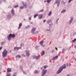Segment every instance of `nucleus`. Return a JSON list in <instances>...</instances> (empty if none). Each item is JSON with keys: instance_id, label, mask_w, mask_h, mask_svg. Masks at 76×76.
Listing matches in <instances>:
<instances>
[{"instance_id": "obj_1", "label": "nucleus", "mask_w": 76, "mask_h": 76, "mask_svg": "<svg viewBox=\"0 0 76 76\" xmlns=\"http://www.w3.org/2000/svg\"><path fill=\"white\" fill-rule=\"evenodd\" d=\"M66 64H64V65H63V66H62L58 70V71H57V74H59V73H61V71L63 70V69H65L66 68Z\"/></svg>"}, {"instance_id": "obj_2", "label": "nucleus", "mask_w": 76, "mask_h": 76, "mask_svg": "<svg viewBox=\"0 0 76 76\" xmlns=\"http://www.w3.org/2000/svg\"><path fill=\"white\" fill-rule=\"evenodd\" d=\"M7 51L6 49H4L2 52V56L3 57H5L7 56Z\"/></svg>"}, {"instance_id": "obj_3", "label": "nucleus", "mask_w": 76, "mask_h": 76, "mask_svg": "<svg viewBox=\"0 0 76 76\" xmlns=\"http://www.w3.org/2000/svg\"><path fill=\"white\" fill-rule=\"evenodd\" d=\"M11 37L12 38H14L15 37V34H10L9 35V36L7 37L8 39L9 40H10V38H11Z\"/></svg>"}, {"instance_id": "obj_4", "label": "nucleus", "mask_w": 76, "mask_h": 76, "mask_svg": "<svg viewBox=\"0 0 76 76\" xmlns=\"http://www.w3.org/2000/svg\"><path fill=\"white\" fill-rule=\"evenodd\" d=\"M22 4H23V7H22V6H21L20 7V9H23V8H24V7H26V8L27 7V4H26V3H25L23 2H22Z\"/></svg>"}, {"instance_id": "obj_5", "label": "nucleus", "mask_w": 76, "mask_h": 76, "mask_svg": "<svg viewBox=\"0 0 76 76\" xmlns=\"http://www.w3.org/2000/svg\"><path fill=\"white\" fill-rule=\"evenodd\" d=\"M47 70H43L42 71V76H43L45 74L47 73Z\"/></svg>"}, {"instance_id": "obj_6", "label": "nucleus", "mask_w": 76, "mask_h": 76, "mask_svg": "<svg viewBox=\"0 0 76 76\" xmlns=\"http://www.w3.org/2000/svg\"><path fill=\"white\" fill-rule=\"evenodd\" d=\"M26 56L29 57V51L28 50H27L26 51Z\"/></svg>"}, {"instance_id": "obj_7", "label": "nucleus", "mask_w": 76, "mask_h": 76, "mask_svg": "<svg viewBox=\"0 0 76 76\" xmlns=\"http://www.w3.org/2000/svg\"><path fill=\"white\" fill-rule=\"evenodd\" d=\"M35 30H36V28L35 27L33 28L31 30V32L33 34H34V31H35Z\"/></svg>"}, {"instance_id": "obj_8", "label": "nucleus", "mask_w": 76, "mask_h": 76, "mask_svg": "<svg viewBox=\"0 0 76 76\" xmlns=\"http://www.w3.org/2000/svg\"><path fill=\"white\" fill-rule=\"evenodd\" d=\"M59 1H60V0H56V3L57 4L58 7V6H59V5L60 4Z\"/></svg>"}, {"instance_id": "obj_9", "label": "nucleus", "mask_w": 76, "mask_h": 76, "mask_svg": "<svg viewBox=\"0 0 76 76\" xmlns=\"http://www.w3.org/2000/svg\"><path fill=\"white\" fill-rule=\"evenodd\" d=\"M48 23H49V25H52V21H51V20H49L48 21Z\"/></svg>"}, {"instance_id": "obj_10", "label": "nucleus", "mask_w": 76, "mask_h": 76, "mask_svg": "<svg viewBox=\"0 0 76 76\" xmlns=\"http://www.w3.org/2000/svg\"><path fill=\"white\" fill-rule=\"evenodd\" d=\"M38 18L39 19H41L42 18V14H39L38 17Z\"/></svg>"}, {"instance_id": "obj_11", "label": "nucleus", "mask_w": 76, "mask_h": 76, "mask_svg": "<svg viewBox=\"0 0 76 76\" xmlns=\"http://www.w3.org/2000/svg\"><path fill=\"white\" fill-rule=\"evenodd\" d=\"M11 13L13 15H15V11H14L13 9H12L11 10Z\"/></svg>"}, {"instance_id": "obj_12", "label": "nucleus", "mask_w": 76, "mask_h": 76, "mask_svg": "<svg viewBox=\"0 0 76 76\" xmlns=\"http://www.w3.org/2000/svg\"><path fill=\"white\" fill-rule=\"evenodd\" d=\"M14 48L15 50H19V49H20V48H20V47H14Z\"/></svg>"}, {"instance_id": "obj_13", "label": "nucleus", "mask_w": 76, "mask_h": 76, "mask_svg": "<svg viewBox=\"0 0 76 76\" xmlns=\"http://www.w3.org/2000/svg\"><path fill=\"white\" fill-rule=\"evenodd\" d=\"M7 71L8 72H12V69L10 68H8L7 69Z\"/></svg>"}, {"instance_id": "obj_14", "label": "nucleus", "mask_w": 76, "mask_h": 76, "mask_svg": "<svg viewBox=\"0 0 76 76\" xmlns=\"http://www.w3.org/2000/svg\"><path fill=\"white\" fill-rule=\"evenodd\" d=\"M22 24L21 23H19V26L18 28V29H19L20 28V27L22 26Z\"/></svg>"}, {"instance_id": "obj_15", "label": "nucleus", "mask_w": 76, "mask_h": 76, "mask_svg": "<svg viewBox=\"0 0 76 76\" xmlns=\"http://www.w3.org/2000/svg\"><path fill=\"white\" fill-rule=\"evenodd\" d=\"M43 44H44V41H42L40 42V44L42 46V45H43Z\"/></svg>"}, {"instance_id": "obj_16", "label": "nucleus", "mask_w": 76, "mask_h": 76, "mask_svg": "<svg viewBox=\"0 0 76 76\" xmlns=\"http://www.w3.org/2000/svg\"><path fill=\"white\" fill-rule=\"evenodd\" d=\"M45 53V52H44V51H43L41 53V55L42 56H43L44 54V53Z\"/></svg>"}, {"instance_id": "obj_17", "label": "nucleus", "mask_w": 76, "mask_h": 76, "mask_svg": "<svg viewBox=\"0 0 76 76\" xmlns=\"http://www.w3.org/2000/svg\"><path fill=\"white\" fill-rule=\"evenodd\" d=\"M34 74H37V73H38V71L37 70H35L34 71Z\"/></svg>"}, {"instance_id": "obj_18", "label": "nucleus", "mask_w": 76, "mask_h": 76, "mask_svg": "<svg viewBox=\"0 0 76 76\" xmlns=\"http://www.w3.org/2000/svg\"><path fill=\"white\" fill-rule=\"evenodd\" d=\"M72 20H73V18H72L69 21V24H70V23H71L72 21Z\"/></svg>"}, {"instance_id": "obj_19", "label": "nucleus", "mask_w": 76, "mask_h": 76, "mask_svg": "<svg viewBox=\"0 0 76 76\" xmlns=\"http://www.w3.org/2000/svg\"><path fill=\"white\" fill-rule=\"evenodd\" d=\"M38 16V14H37L35 15L34 16V18H36V17H37V16Z\"/></svg>"}, {"instance_id": "obj_20", "label": "nucleus", "mask_w": 76, "mask_h": 76, "mask_svg": "<svg viewBox=\"0 0 76 76\" xmlns=\"http://www.w3.org/2000/svg\"><path fill=\"white\" fill-rule=\"evenodd\" d=\"M51 13H52V12L51 11H50L49 13V14H48V15L49 16H50L51 15Z\"/></svg>"}, {"instance_id": "obj_21", "label": "nucleus", "mask_w": 76, "mask_h": 76, "mask_svg": "<svg viewBox=\"0 0 76 76\" xmlns=\"http://www.w3.org/2000/svg\"><path fill=\"white\" fill-rule=\"evenodd\" d=\"M64 12H66V10H63L61 12V13H64Z\"/></svg>"}, {"instance_id": "obj_22", "label": "nucleus", "mask_w": 76, "mask_h": 76, "mask_svg": "<svg viewBox=\"0 0 76 76\" xmlns=\"http://www.w3.org/2000/svg\"><path fill=\"white\" fill-rule=\"evenodd\" d=\"M51 1V0H47V2L48 3H50V2Z\"/></svg>"}, {"instance_id": "obj_23", "label": "nucleus", "mask_w": 76, "mask_h": 76, "mask_svg": "<svg viewBox=\"0 0 76 76\" xmlns=\"http://www.w3.org/2000/svg\"><path fill=\"white\" fill-rule=\"evenodd\" d=\"M75 41H76V39H75L74 40H72L73 42H75Z\"/></svg>"}, {"instance_id": "obj_24", "label": "nucleus", "mask_w": 76, "mask_h": 76, "mask_svg": "<svg viewBox=\"0 0 76 76\" xmlns=\"http://www.w3.org/2000/svg\"><path fill=\"white\" fill-rule=\"evenodd\" d=\"M18 6H18V5H17L16 6H14V8H16V7H18Z\"/></svg>"}, {"instance_id": "obj_25", "label": "nucleus", "mask_w": 76, "mask_h": 76, "mask_svg": "<svg viewBox=\"0 0 76 76\" xmlns=\"http://www.w3.org/2000/svg\"><path fill=\"white\" fill-rule=\"evenodd\" d=\"M48 67V66H44V68H45V69H46L47 68V67Z\"/></svg>"}, {"instance_id": "obj_26", "label": "nucleus", "mask_w": 76, "mask_h": 76, "mask_svg": "<svg viewBox=\"0 0 76 76\" xmlns=\"http://www.w3.org/2000/svg\"><path fill=\"white\" fill-rule=\"evenodd\" d=\"M18 57L19 58H20V57H21L20 56V55H18L17 56H16V57Z\"/></svg>"}, {"instance_id": "obj_27", "label": "nucleus", "mask_w": 76, "mask_h": 76, "mask_svg": "<svg viewBox=\"0 0 76 76\" xmlns=\"http://www.w3.org/2000/svg\"><path fill=\"white\" fill-rule=\"evenodd\" d=\"M11 76V74H7V76Z\"/></svg>"}, {"instance_id": "obj_28", "label": "nucleus", "mask_w": 76, "mask_h": 76, "mask_svg": "<svg viewBox=\"0 0 76 76\" xmlns=\"http://www.w3.org/2000/svg\"><path fill=\"white\" fill-rule=\"evenodd\" d=\"M72 1H73V0H69V3H70Z\"/></svg>"}, {"instance_id": "obj_29", "label": "nucleus", "mask_w": 76, "mask_h": 76, "mask_svg": "<svg viewBox=\"0 0 76 76\" xmlns=\"http://www.w3.org/2000/svg\"><path fill=\"white\" fill-rule=\"evenodd\" d=\"M24 45H23V43H21V46H23Z\"/></svg>"}, {"instance_id": "obj_30", "label": "nucleus", "mask_w": 76, "mask_h": 76, "mask_svg": "<svg viewBox=\"0 0 76 76\" xmlns=\"http://www.w3.org/2000/svg\"><path fill=\"white\" fill-rule=\"evenodd\" d=\"M35 58H36V59H38V56H35Z\"/></svg>"}, {"instance_id": "obj_31", "label": "nucleus", "mask_w": 76, "mask_h": 76, "mask_svg": "<svg viewBox=\"0 0 76 76\" xmlns=\"http://www.w3.org/2000/svg\"><path fill=\"white\" fill-rule=\"evenodd\" d=\"M44 11V10H41L40 11V12H42Z\"/></svg>"}, {"instance_id": "obj_32", "label": "nucleus", "mask_w": 76, "mask_h": 76, "mask_svg": "<svg viewBox=\"0 0 76 76\" xmlns=\"http://www.w3.org/2000/svg\"><path fill=\"white\" fill-rule=\"evenodd\" d=\"M59 19V18H58L57 20H56V23H57L58 22V20Z\"/></svg>"}, {"instance_id": "obj_33", "label": "nucleus", "mask_w": 76, "mask_h": 76, "mask_svg": "<svg viewBox=\"0 0 76 76\" xmlns=\"http://www.w3.org/2000/svg\"><path fill=\"white\" fill-rule=\"evenodd\" d=\"M53 60H54L56 59V58L55 57H53Z\"/></svg>"}, {"instance_id": "obj_34", "label": "nucleus", "mask_w": 76, "mask_h": 76, "mask_svg": "<svg viewBox=\"0 0 76 76\" xmlns=\"http://www.w3.org/2000/svg\"><path fill=\"white\" fill-rule=\"evenodd\" d=\"M55 57L56 58H58V56H55Z\"/></svg>"}, {"instance_id": "obj_35", "label": "nucleus", "mask_w": 76, "mask_h": 76, "mask_svg": "<svg viewBox=\"0 0 76 76\" xmlns=\"http://www.w3.org/2000/svg\"><path fill=\"white\" fill-rule=\"evenodd\" d=\"M20 67L21 69H22V68H23V67H22V66H20Z\"/></svg>"}, {"instance_id": "obj_36", "label": "nucleus", "mask_w": 76, "mask_h": 76, "mask_svg": "<svg viewBox=\"0 0 76 76\" xmlns=\"http://www.w3.org/2000/svg\"><path fill=\"white\" fill-rule=\"evenodd\" d=\"M29 19L30 20H31V17H29Z\"/></svg>"}, {"instance_id": "obj_37", "label": "nucleus", "mask_w": 76, "mask_h": 76, "mask_svg": "<svg viewBox=\"0 0 76 76\" xmlns=\"http://www.w3.org/2000/svg\"><path fill=\"white\" fill-rule=\"evenodd\" d=\"M29 27H30V26H27V28H29Z\"/></svg>"}, {"instance_id": "obj_38", "label": "nucleus", "mask_w": 76, "mask_h": 76, "mask_svg": "<svg viewBox=\"0 0 76 76\" xmlns=\"http://www.w3.org/2000/svg\"><path fill=\"white\" fill-rule=\"evenodd\" d=\"M1 49H2V47H1L0 48V50H1Z\"/></svg>"}, {"instance_id": "obj_39", "label": "nucleus", "mask_w": 76, "mask_h": 76, "mask_svg": "<svg viewBox=\"0 0 76 76\" xmlns=\"http://www.w3.org/2000/svg\"><path fill=\"white\" fill-rule=\"evenodd\" d=\"M23 73L24 74H26V72H23Z\"/></svg>"}, {"instance_id": "obj_40", "label": "nucleus", "mask_w": 76, "mask_h": 76, "mask_svg": "<svg viewBox=\"0 0 76 76\" xmlns=\"http://www.w3.org/2000/svg\"><path fill=\"white\" fill-rule=\"evenodd\" d=\"M54 50H53L52 52V53H53V52H54Z\"/></svg>"}, {"instance_id": "obj_41", "label": "nucleus", "mask_w": 76, "mask_h": 76, "mask_svg": "<svg viewBox=\"0 0 76 76\" xmlns=\"http://www.w3.org/2000/svg\"><path fill=\"white\" fill-rule=\"evenodd\" d=\"M55 48H56V50H58V49H57V47H56Z\"/></svg>"}, {"instance_id": "obj_42", "label": "nucleus", "mask_w": 76, "mask_h": 76, "mask_svg": "<svg viewBox=\"0 0 76 76\" xmlns=\"http://www.w3.org/2000/svg\"><path fill=\"white\" fill-rule=\"evenodd\" d=\"M46 20H43V22H45Z\"/></svg>"}, {"instance_id": "obj_43", "label": "nucleus", "mask_w": 76, "mask_h": 76, "mask_svg": "<svg viewBox=\"0 0 76 76\" xmlns=\"http://www.w3.org/2000/svg\"><path fill=\"white\" fill-rule=\"evenodd\" d=\"M4 44V43H3V42H2L1 43V44Z\"/></svg>"}, {"instance_id": "obj_44", "label": "nucleus", "mask_w": 76, "mask_h": 76, "mask_svg": "<svg viewBox=\"0 0 76 76\" xmlns=\"http://www.w3.org/2000/svg\"><path fill=\"white\" fill-rule=\"evenodd\" d=\"M44 2L45 3H46V2H47V1H44Z\"/></svg>"}, {"instance_id": "obj_45", "label": "nucleus", "mask_w": 76, "mask_h": 76, "mask_svg": "<svg viewBox=\"0 0 76 76\" xmlns=\"http://www.w3.org/2000/svg\"><path fill=\"white\" fill-rule=\"evenodd\" d=\"M22 56H24L25 57V55H22Z\"/></svg>"}, {"instance_id": "obj_46", "label": "nucleus", "mask_w": 76, "mask_h": 76, "mask_svg": "<svg viewBox=\"0 0 76 76\" xmlns=\"http://www.w3.org/2000/svg\"><path fill=\"white\" fill-rule=\"evenodd\" d=\"M33 22H31V24H32V23H33Z\"/></svg>"}, {"instance_id": "obj_47", "label": "nucleus", "mask_w": 76, "mask_h": 76, "mask_svg": "<svg viewBox=\"0 0 76 76\" xmlns=\"http://www.w3.org/2000/svg\"><path fill=\"white\" fill-rule=\"evenodd\" d=\"M38 46H36V48H38Z\"/></svg>"}, {"instance_id": "obj_48", "label": "nucleus", "mask_w": 76, "mask_h": 76, "mask_svg": "<svg viewBox=\"0 0 76 76\" xmlns=\"http://www.w3.org/2000/svg\"><path fill=\"white\" fill-rule=\"evenodd\" d=\"M42 47H45V45H44L42 46Z\"/></svg>"}, {"instance_id": "obj_49", "label": "nucleus", "mask_w": 76, "mask_h": 76, "mask_svg": "<svg viewBox=\"0 0 76 76\" xmlns=\"http://www.w3.org/2000/svg\"><path fill=\"white\" fill-rule=\"evenodd\" d=\"M42 68H43L42 67V68H41V70H42Z\"/></svg>"}, {"instance_id": "obj_50", "label": "nucleus", "mask_w": 76, "mask_h": 76, "mask_svg": "<svg viewBox=\"0 0 76 76\" xmlns=\"http://www.w3.org/2000/svg\"><path fill=\"white\" fill-rule=\"evenodd\" d=\"M65 49H63V50H64Z\"/></svg>"}, {"instance_id": "obj_51", "label": "nucleus", "mask_w": 76, "mask_h": 76, "mask_svg": "<svg viewBox=\"0 0 76 76\" xmlns=\"http://www.w3.org/2000/svg\"><path fill=\"white\" fill-rule=\"evenodd\" d=\"M13 76H15V75H13Z\"/></svg>"}, {"instance_id": "obj_52", "label": "nucleus", "mask_w": 76, "mask_h": 76, "mask_svg": "<svg viewBox=\"0 0 76 76\" xmlns=\"http://www.w3.org/2000/svg\"><path fill=\"white\" fill-rule=\"evenodd\" d=\"M67 76H69V75H67Z\"/></svg>"}, {"instance_id": "obj_53", "label": "nucleus", "mask_w": 76, "mask_h": 76, "mask_svg": "<svg viewBox=\"0 0 76 76\" xmlns=\"http://www.w3.org/2000/svg\"><path fill=\"white\" fill-rule=\"evenodd\" d=\"M24 20H25V19H24Z\"/></svg>"}, {"instance_id": "obj_54", "label": "nucleus", "mask_w": 76, "mask_h": 76, "mask_svg": "<svg viewBox=\"0 0 76 76\" xmlns=\"http://www.w3.org/2000/svg\"><path fill=\"white\" fill-rule=\"evenodd\" d=\"M47 31H48V30L47 29Z\"/></svg>"}, {"instance_id": "obj_55", "label": "nucleus", "mask_w": 76, "mask_h": 76, "mask_svg": "<svg viewBox=\"0 0 76 76\" xmlns=\"http://www.w3.org/2000/svg\"><path fill=\"white\" fill-rule=\"evenodd\" d=\"M0 73H1L0 72Z\"/></svg>"}]
</instances>
